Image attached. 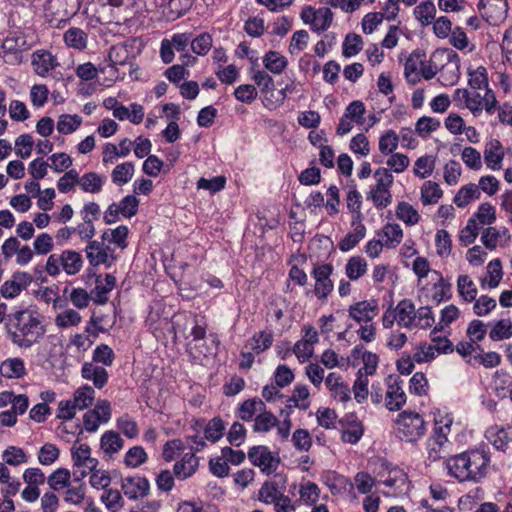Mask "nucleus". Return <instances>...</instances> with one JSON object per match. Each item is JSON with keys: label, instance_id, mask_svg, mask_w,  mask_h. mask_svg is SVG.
<instances>
[{"label": "nucleus", "instance_id": "obj_6", "mask_svg": "<svg viewBox=\"0 0 512 512\" xmlns=\"http://www.w3.org/2000/svg\"><path fill=\"white\" fill-rule=\"evenodd\" d=\"M376 184L371 188L369 197L377 209H384L392 202L390 188L393 184V175L387 168H378L374 174Z\"/></svg>", "mask_w": 512, "mask_h": 512}, {"label": "nucleus", "instance_id": "obj_57", "mask_svg": "<svg viewBox=\"0 0 512 512\" xmlns=\"http://www.w3.org/2000/svg\"><path fill=\"white\" fill-rule=\"evenodd\" d=\"M147 458V453L143 447L134 446L126 452L123 462L127 467L136 468L145 463Z\"/></svg>", "mask_w": 512, "mask_h": 512}, {"label": "nucleus", "instance_id": "obj_54", "mask_svg": "<svg viewBox=\"0 0 512 512\" xmlns=\"http://www.w3.org/2000/svg\"><path fill=\"white\" fill-rule=\"evenodd\" d=\"M396 216L407 225H415L420 220L418 211L407 202H400L398 204Z\"/></svg>", "mask_w": 512, "mask_h": 512}, {"label": "nucleus", "instance_id": "obj_12", "mask_svg": "<svg viewBox=\"0 0 512 512\" xmlns=\"http://www.w3.org/2000/svg\"><path fill=\"white\" fill-rule=\"evenodd\" d=\"M247 455L253 465L267 474L274 472L280 462L278 455L272 453L266 446H254Z\"/></svg>", "mask_w": 512, "mask_h": 512}, {"label": "nucleus", "instance_id": "obj_58", "mask_svg": "<svg viewBox=\"0 0 512 512\" xmlns=\"http://www.w3.org/2000/svg\"><path fill=\"white\" fill-rule=\"evenodd\" d=\"M70 478L71 474L68 469L58 468L51 475H49L47 481L53 490H59L69 486Z\"/></svg>", "mask_w": 512, "mask_h": 512}, {"label": "nucleus", "instance_id": "obj_53", "mask_svg": "<svg viewBox=\"0 0 512 512\" xmlns=\"http://www.w3.org/2000/svg\"><path fill=\"white\" fill-rule=\"evenodd\" d=\"M457 289L463 300L471 302L476 299L477 288L467 275H460L457 279Z\"/></svg>", "mask_w": 512, "mask_h": 512}, {"label": "nucleus", "instance_id": "obj_19", "mask_svg": "<svg viewBox=\"0 0 512 512\" xmlns=\"http://www.w3.org/2000/svg\"><path fill=\"white\" fill-rule=\"evenodd\" d=\"M121 489L127 498L136 500L148 495L150 484L145 477L128 476L122 478Z\"/></svg>", "mask_w": 512, "mask_h": 512}, {"label": "nucleus", "instance_id": "obj_64", "mask_svg": "<svg viewBox=\"0 0 512 512\" xmlns=\"http://www.w3.org/2000/svg\"><path fill=\"white\" fill-rule=\"evenodd\" d=\"M461 159L464 162V164L475 171H478L482 168V157L480 152L471 147H465L461 152Z\"/></svg>", "mask_w": 512, "mask_h": 512}, {"label": "nucleus", "instance_id": "obj_38", "mask_svg": "<svg viewBox=\"0 0 512 512\" xmlns=\"http://www.w3.org/2000/svg\"><path fill=\"white\" fill-rule=\"evenodd\" d=\"M367 261L361 256L351 257L345 265V274L351 281H356L367 272Z\"/></svg>", "mask_w": 512, "mask_h": 512}, {"label": "nucleus", "instance_id": "obj_3", "mask_svg": "<svg viewBox=\"0 0 512 512\" xmlns=\"http://www.w3.org/2000/svg\"><path fill=\"white\" fill-rule=\"evenodd\" d=\"M83 267L82 255L74 250H64L60 254H51L47 258L45 270L50 276H57L61 271L67 275L78 274Z\"/></svg>", "mask_w": 512, "mask_h": 512}, {"label": "nucleus", "instance_id": "obj_41", "mask_svg": "<svg viewBox=\"0 0 512 512\" xmlns=\"http://www.w3.org/2000/svg\"><path fill=\"white\" fill-rule=\"evenodd\" d=\"M443 191L439 184L428 180L425 181L421 186V201L423 205H433L438 203L442 198Z\"/></svg>", "mask_w": 512, "mask_h": 512}, {"label": "nucleus", "instance_id": "obj_60", "mask_svg": "<svg viewBox=\"0 0 512 512\" xmlns=\"http://www.w3.org/2000/svg\"><path fill=\"white\" fill-rule=\"evenodd\" d=\"M435 245L438 256L446 258L452 251V240L446 230H438L435 236Z\"/></svg>", "mask_w": 512, "mask_h": 512}, {"label": "nucleus", "instance_id": "obj_7", "mask_svg": "<svg viewBox=\"0 0 512 512\" xmlns=\"http://www.w3.org/2000/svg\"><path fill=\"white\" fill-rule=\"evenodd\" d=\"M291 419L289 415L281 422L271 411L266 409L261 412L253 421V432L255 433H268L273 428H277V434L281 439L286 440L290 435Z\"/></svg>", "mask_w": 512, "mask_h": 512}, {"label": "nucleus", "instance_id": "obj_35", "mask_svg": "<svg viewBox=\"0 0 512 512\" xmlns=\"http://www.w3.org/2000/svg\"><path fill=\"white\" fill-rule=\"evenodd\" d=\"M379 236L383 237V242L387 248H395L398 246L403 239V230L399 224L387 223L382 228Z\"/></svg>", "mask_w": 512, "mask_h": 512}, {"label": "nucleus", "instance_id": "obj_62", "mask_svg": "<svg viewBox=\"0 0 512 512\" xmlns=\"http://www.w3.org/2000/svg\"><path fill=\"white\" fill-rule=\"evenodd\" d=\"M363 48L362 37L355 33L348 34L343 42V55L345 57H352L358 54Z\"/></svg>", "mask_w": 512, "mask_h": 512}, {"label": "nucleus", "instance_id": "obj_37", "mask_svg": "<svg viewBox=\"0 0 512 512\" xmlns=\"http://www.w3.org/2000/svg\"><path fill=\"white\" fill-rule=\"evenodd\" d=\"M424 54L413 52L405 62L404 73L409 82L416 83L419 80Z\"/></svg>", "mask_w": 512, "mask_h": 512}, {"label": "nucleus", "instance_id": "obj_61", "mask_svg": "<svg viewBox=\"0 0 512 512\" xmlns=\"http://www.w3.org/2000/svg\"><path fill=\"white\" fill-rule=\"evenodd\" d=\"M399 136L394 130H387L381 137L379 138V150L382 154L388 155L391 154L394 150L397 149L399 143Z\"/></svg>", "mask_w": 512, "mask_h": 512}, {"label": "nucleus", "instance_id": "obj_1", "mask_svg": "<svg viewBox=\"0 0 512 512\" xmlns=\"http://www.w3.org/2000/svg\"><path fill=\"white\" fill-rule=\"evenodd\" d=\"M491 457L483 448L469 449L446 459L449 476L459 482L480 483L490 470Z\"/></svg>", "mask_w": 512, "mask_h": 512}, {"label": "nucleus", "instance_id": "obj_50", "mask_svg": "<svg viewBox=\"0 0 512 512\" xmlns=\"http://www.w3.org/2000/svg\"><path fill=\"white\" fill-rule=\"evenodd\" d=\"M101 501L111 512H117L124 506L122 495L117 489H105L101 495Z\"/></svg>", "mask_w": 512, "mask_h": 512}, {"label": "nucleus", "instance_id": "obj_14", "mask_svg": "<svg viewBox=\"0 0 512 512\" xmlns=\"http://www.w3.org/2000/svg\"><path fill=\"white\" fill-rule=\"evenodd\" d=\"M71 457L75 467L83 468L81 477L87 475V470H92L97 467L98 460L91 457V448L86 443H79L76 441L71 447Z\"/></svg>", "mask_w": 512, "mask_h": 512}, {"label": "nucleus", "instance_id": "obj_2", "mask_svg": "<svg viewBox=\"0 0 512 512\" xmlns=\"http://www.w3.org/2000/svg\"><path fill=\"white\" fill-rule=\"evenodd\" d=\"M6 328L10 341L20 349H29L38 344L46 333L43 317L30 309L11 314Z\"/></svg>", "mask_w": 512, "mask_h": 512}, {"label": "nucleus", "instance_id": "obj_56", "mask_svg": "<svg viewBox=\"0 0 512 512\" xmlns=\"http://www.w3.org/2000/svg\"><path fill=\"white\" fill-rule=\"evenodd\" d=\"M81 320V315L77 311L73 309H66L56 315L55 325L58 328L65 329L68 327L77 326Z\"/></svg>", "mask_w": 512, "mask_h": 512}, {"label": "nucleus", "instance_id": "obj_13", "mask_svg": "<svg viewBox=\"0 0 512 512\" xmlns=\"http://www.w3.org/2000/svg\"><path fill=\"white\" fill-rule=\"evenodd\" d=\"M478 10L482 17L491 25H498L506 18V0H480Z\"/></svg>", "mask_w": 512, "mask_h": 512}, {"label": "nucleus", "instance_id": "obj_30", "mask_svg": "<svg viewBox=\"0 0 512 512\" xmlns=\"http://www.w3.org/2000/svg\"><path fill=\"white\" fill-rule=\"evenodd\" d=\"M81 7V0H49L48 9L65 18L75 16Z\"/></svg>", "mask_w": 512, "mask_h": 512}, {"label": "nucleus", "instance_id": "obj_20", "mask_svg": "<svg viewBox=\"0 0 512 512\" xmlns=\"http://www.w3.org/2000/svg\"><path fill=\"white\" fill-rule=\"evenodd\" d=\"M26 41L22 37L8 36L4 39L1 49L2 57L8 64H20L22 61V51Z\"/></svg>", "mask_w": 512, "mask_h": 512}, {"label": "nucleus", "instance_id": "obj_51", "mask_svg": "<svg viewBox=\"0 0 512 512\" xmlns=\"http://www.w3.org/2000/svg\"><path fill=\"white\" fill-rule=\"evenodd\" d=\"M2 458L6 465L19 466L27 463L29 457L22 448L8 446L2 454Z\"/></svg>", "mask_w": 512, "mask_h": 512}, {"label": "nucleus", "instance_id": "obj_15", "mask_svg": "<svg viewBox=\"0 0 512 512\" xmlns=\"http://www.w3.org/2000/svg\"><path fill=\"white\" fill-rule=\"evenodd\" d=\"M347 312L350 319L362 324L373 321L379 308L375 300H362L350 305Z\"/></svg>", "mask_w": 512, "mask_h": 512}, {"label": "nucleus", "instance_id": "obj_21", "mask_svg": "<svg viewBox=\"0 0 512 512\" xmlns=\"http://www.w3.org/2000/svg\"><path fill=\"white\" fill-rule=\"evenodd\" d=\"M286 480L277 475L274 480L265 482L259 490V500L265 504H273L285 492Z\"/></svg>", "mask_w": 512, "mask_h": 512}, {"label": "nucleus", "instance_id": "obj_63", "mask_svg": "<svg viewBox=\"0 0 512 512\" xmlns=\"http://www.w3.org/2000/svg\"><path fill=\"white\" fill-rule=\"evenodd\" d=\"M440 127V121L433 117L423 116L418 119L415 130L422 138L428 137L432 132Z\"/></svg>", "mask_w": 512, "mask_h": 512}, {"label": "nucleus", "instance_id": "obj_36", "mask_svg": "<svg viewBox=\"0 0 512 512\" xmlns=\"http://www.w3.org/2000/svg\"><path fill=\"white\" fill-rule=\"evenodd\" d=\"M273 343V334L266 331L255 333L246 344V347L256 354L268 350Z\"/></svg>", "mask_w": 512, "mask_h": 512}, {"label": "nucleus", "instance_id": "obj_23", "mask_svg": "<svg viewBox=\"0 0 512 512\" xmlns=\"http://www.w3.org/2000/svg\"><path fill=\"white\" fill-rule=\"evenodd\" d=\"M31 64L34 72L41 77H46L50 71L58 66L55 57L46 50L35 51L32 54Z\"/></svg>", "mask_w": 512, "mask_h": 512}, {"label": "nucleus", "instance_id": "obj_24", "mask_svg": "<svg viewBox=\"0 0 512 512\" xmlns=\"http://www.w3.org/2000/svg\"><path fill=\"white\" fill-rule=\"evenodd\" d=\"M325 385L335 400L345 403L351 399L350 388L339 374L329 373L325 378Z\"/></svg>", "mask_w": 512, "mask_h": 512}, {"label": "nucleus", "instance_id": "obj_34", "mask_svg": "<svg viewBox=\"0 0 512 512\" xmlns=\"http://www.w3.org/2000/svg\"><path fill=\"white\" fill-rule=\"evenodd\" d=\"M106 181L104 175H99L96 172H88L79 176V186L82 191L86 193L96 194L102 190V187Z\"/></svg>", "mask_w": 512, "mask_h": 512}, {"label": "nucleus", "instance_id": "obj_43", "mask_svg": "<svg viewBox=\"0 0 512 512\" xmlns=\"http://www.w3.org/2000/svg\"><path fill=\"white\" fill-rule=\"evenodd\" d=\"M129 233V229L125 225L118 226L115 229L105 230L102 234L101 239L107 240L109 244L113 243L121 249H125L127 247V236Z\"/></svg>", "mask_w": 512, "mask_h": 512}, {"label": "nucleus", "instance_id": "obj_11", "mask_svg": "<svg viewBox=\"0 0 512 512\" xmlns=\"http://www.w3.org/2000/svg\"><path fill=\"white\" fill-rule=\"evenodd\" d=\"M333 272L331 264L315 265L311 274L315 279L314 294L322 301H325L334 289L330 276Z\"/></svg>", "mask_w": 512, "mask_h": 512}, {"label": "nucleus", "instance_id": "obj_26", "mask_svg": "<svg viewBox=\"0 0 512 512\" xmlns=\"http://www.w3.org/2000/svg\"><path fill=\"white\" fill-rule=\"evenodd\" d=\"M266 409V404L259 398H251L243 401L237 408L236 415L244 422H251Z\"/></svg>", "mask_w": 512, "mask_h": 512}, {"label": "nucleus", "instance_id": "obj_33", "mask_svg": "<svg viewBox=\"0 0 512 512\" xmlns=\"http://www.w3.org/2000/svg\"><path fill=\"white\" fill-rule=\"evenodd\" d=\"M264 67L273 74L280 75L288 66L287 58L277 51H268L262 59Z\"/></svg>", "mask_w": 512, "mask_h": 512}, {"label": "nucleus", "instance_id": "obj_9", "mask_svg": "<svg viewBox=\"0 0 512 512\" xmlns=\"http://www.w3.org/2000/svg\"><path fill=\"white\" fill-rule=\"evenodd\" d=\"M86 257L92 266L104 265L107 268L111 267L117 260L114 250L105 240L101 239L89 241L85 248Z\"/></svg>", "mask_w": 512, "mask_h": 512}, {"label": "nucleus", "instance_id": "obj_4", "mask_svg": "<svg viewBox=\"0 0 512 512\" xmlns=\"http://www.w3.org/2000/svg\"><path fill=\"white\" fill-rule=\"evenodd\" d=\"M444 54L447 55L449 63L443 65L442 70L447 71L449 73V76L445 77V73L442 72L441 78H443V83L445 85H453L454 83L457 82L459 78V57L458 54L452 50L433 53L428 64H425V61L423 60L420 73L424 79H432L438 72V66L435 64V60L438 59L439 57H442Z\"/></svg>", "mask_w": 512, "mask_h": 512}, {"label": "nucleus", "instance_id": "obj_40", "mask_svg": "<svg viewBox=\"0 0 512 512\" xmlns=\"http://www.w3.org/2000/svg\"><path fill=\"white\" fill-rule=\"evenodd\" d=\"M64 41L70 48L84 50L87 47L88 35L82 29L72 27L64 33Z\"/></svg>", "mask_w": 512, "mask_h": 512}, {"label": "nucleus", "instance_id": "obj_44", "mask_svg": "<svg viewBox=\"0 0 512 512\" xmlns=\"http://www.w3.org/2000/svg\"><path fill=\"white\" fill-rule=\"evenodd\" d=\"M95 399V390L89 386L84 385L78 388L73 395V404L77 407V409L84 410L92 405Z\"/></svg>", "mask_w": 512, "mask_h": 512}, {"label": "nucleus", "instance_id": "obj_47", "mask_svg": "<svg viewBox=\"0 0 512 512\" xmlns=\"http://www.w3.org/2000/svg\"><path fill=\"white\" fill-rule=\"evenodd\" d=\"M443 439V437H440V440H438L432 436L428 439L427 452L429 460L437 461L446 457L448 454V442H444Z\"/></svg>", "mask_w": 512, "mask_h": 512}, {"label": "nucleus", "instance_id": "obj_48", "mask_svg": "<svg viewBox=\"0 0 512 512\" xmlns=\"http://www.w3.org/2000/svg\"><path fill=\"white\" fill-rule=\"evenodd\" d=\"M134 175V165L132 162H124L117 165L112 173V182L116 185H123L128 183Z\"/></svg>", "mask_w": 512, "mask_h": 512}, {"label": "nucleus", "instance_id": "obj_25", "mask_svg": "<svg viewBox=\"0 0 512 512\" xmlns=\"http://www.w3.org/2000/svg\"><path fill=\"white\" fill-rule=\"evenodd\" d=\"M124 447V440L114 430L105 431L100 439V450L104 457L112 459Z\"/></svg>", "mask_w": 512, "mask_h": 512}, {"label": "nucleus", "instance_id": "obj_10", "mask_svg": "<svg viewBox=\"0 0 512 512\" xmlns=\"http://www.w3.org/2000/svg\"><path fill=\"white\" fill-rule=\"evenodd\" d=\"M111 419V405L107 400H99L95 407L83 415V427L89 433L98 430L100 424Z\"/></svg>", "mask_w": 512, "mask_h": 512}, {"label": "nucleus", "instance_id": "obj_45", "mask_svg": "<svg viewBox=\"0 0 512 512\" xmlns=\"http://www.w3.org/2000/svg\"><path fill=\"white\" fill-rule=\"evenodd\" d=\"M413 13L422 26H428L435 18L436 7L431 1L422 2L414 8Z\"/></svg>", "mask_w": 512, "mask_h": 512}, {"label": "nucleus", "instance_id": "obj_16", "mask_svg": "<svg viewBox=\"0 0 512 512\" xmlns=\"http://www.w3.org/2000/svg\"><path fill=\"white\" fill-rule=\"evenodd\" d=\"M379 483L388 488V490L383 491L387 496H398L405 493L409 487L406 473L399 468L388 470L387 476L380 480Z\"/></svg>", "mask_w": 512, "mask_h": 512}, {"label": "nucleus", "instance_id": "obj_39", "mask_svg": "<svg viewBox=\"0 0 512 512\" xmlns=\"http://www.w3.org/2000/svg\"><path fill=\"white\" fill-rule=\"evenodd\" d=\"M512 337V320L503 318L492 323L489 338L492 341H502Z\"/></svg>", "mask_w": 512, "mask_h": 512}, {"label": "nucleus", "instance_id": "obj_8", "mask_svg": "<svg viewBox=\"0 0 512 512\" xmlns=\"http://www.w3.org/2000/svg\"><path fill=\"white\" fill-rule=\"evenodd\" d=\"M300 16L302 21L310 25L311 30L316 33L326 31L333 21V12L328 7L314 8L306 6L303 8Z\"/></svg>", "mask_w": 512, "mask_h": 512}, {"label": "nucleus", "instance_id": "obj_29", "mask_svg": "<svg viewBox=\"0 0 512 512\" xmlns=\"http://www.w3.org/2000/svg\"><path fill=\"white\" fill-rule=\"evenodd\" d=\"M397 324L401 327L412 329L415 326V305L408 299L401 300L396 308Z\"/></svg>", "mask_w": 512, "mask_h": 512}, {"label": "nucleus", "instance_id": "obj_5", "mask_svg": "<svg viewBox=\"0 0 512 512\" xmlns=\"http://www.w3.org/2000/svg\"><path fill=\"white\" fill-rule=\"evenodd\" d=\"M398 437L407 442H415L422 438L426 432L423 417L412 411H403L396 421Z\"/></svg>", "mask_w": 512, "mask_h": 512}, {"label": "nucleus", "instance_id": "obj_59", "mask_svg": "<svg viewBox=\"0 0 512 512\" xmlns=\"http://www.w3.org/2000/svg\"><path fill=\"white\" fill-rule=\"evenodd\" d=\"M191 6V0H170L166 7V16L169 20H176L183 16Z\"/></svg>", "mask_w": 512, "mask_h": 512}, {"label": "nucleus", "instance_id": "obj_55", "mask_svg": "<svg viewBox=\"0 0 512 512\" xmlns=\"http://www.w3.org/2000/svg\"><path fill=\"white\" fill-rule=\"evenodd\" d=\"M485 437L497 450L505 451L508 444V433L505 429L491 427L486 431Z\"/></svg>", "mask_w": 512, "mask_h": 512}, {"label": "nucleus", "instance_id": "obj_28", "mask_svg": "<svg viewBox=\"0 0 512 512\" xmlns=\"http://www.w3.org/2000/svg\"><path fill=\"white\" fill-rule=\"evenodd\" d=\"M27 374L24 360L20 357H10L0 364V375L7 379H21Z\"/></svg>", "mask_w": 512, "mask_h": 512}, {"label": "nucleus", "instance_id": "obj_42", "mask_svg": "<svg viewBox=\"0 0 512 512\" xmlns=\"http://www.w3.org/2000/svg\"><path fill=\"white\" fill-rule=\"evenodd\" d=\"M480 198V191L476 184L470 183L459 189L454 196V203L463 208L467 206L471 201Z\"/></svg>", "mask_w": 512, "mask_h": 512}, {"label": "nucleus", "instance_id": "obj_27", "mask_svg": "<svg viewBox=\"0 0 512 512\" xmlns=\"http://www.w3.org/2000/svg\"><path fill=\"white\" fill-rule=\"evenodd\" d=\"M81 376L88 381H92L98 389H102L108 382L107 370L93 362H85L82 365Z\"/></svg>", "mask_w": 512, "mask_h": 512}, {"label": "nucleus", "instance_id": "obj_49", "mask_svg": "<svg viewBox=\"0 0 512 512\" xmlns=\"http://www.w3.org/2000/svg\"><path fill=\"white\" fill-rule=\"evenodd\" d=\"M366 228L363 224L359 223L354 231L348 233L340 242L339 249L343 252H347L354 248L364 237Z\"/></svg>", "mask_w": 512, "mask_h": 512}, {"label": "nucleus", "instance_id": "obj_32", "mask_svg": "<svg viewBox=\"0 0 512 512\" xmlns=\"http://www.w3.org/2000/svg\"><path fill=\"white\" fill-rule=\"evenodd\" d=\"M116 285V278L112 274H106L105 278L97 277L94 289V302L104 304L107 302V294L111 292Z\"/></svg>", "mask_w": 512, "mask_h": 512}, {"label": "nucleus", "instance_id": "obj_46", "mask_svg": "<svg viewBox=\"0 0 512 512\" xmlns=\"http://www.w3.org/2000/svg\"><path fill=\"white\" fill-rule=\"evenodd\" d=\"M224 431V421L220 417H214L204 427V436L207 441L216 443L223 437Z\"/></svg>", "mask_w": 512, "mask_h": 512}, {"label": "nucleus", "instance_id": "obj_18", "mask_svg": "<svg viewBox=\"0 0 512 512\" xmlns=\"http://www.w3.org/2000/svg\"><path fill=\"white\" fill-rule=\"evenodd\" d=\"M406 403V394L402 387V381L389 376L387 378V391L385 406L390 411H398Z\"/></svg>", "mask_w": 512, "mask_h": 512}, {"label": "nucleus", "instance_id": "obj_22", "mask_svg": "<svg viewBox=\"0 0 512 512\" xmlns=\"http://www.w3.org/2000/svg\"><path fill=\"white\" fill-rule=\"evenodd\" d=\"M484 161L491 170H500L504 159V147L497 139H491L484 147Z\"/></svg>", "mask_w": 512, "mask_h": 512}, {"label": "nucleus", "instance_id": "obj_31", "mask_svg": "<svg viewBox=\"0 0 512 512\" xmlns=\"http://www.w3.org/2000/svg\"><path fill=\"white\" fill-rule=\"evenodd\" d=\"M198 467V458L194 453H186L182 459L175 463L173 472L178 479L184 480L192 476Z\"/></svg>", "mask_w": 512, "mask_h": 512}, {"label": "nucleus", "instance_id": "obj_17", "mask_svg": "<svg viewBox=\"0 0 512 512\" xmlns=\"http://www.w3.org/2000/svg\"><path fill=\"white\" fill-rule=\"evenodd\" d=\"M33 278L28 272H15L12 278L5 281L1 286L0 293L3 298L12 299L18 296L22 290L26 289Z\"/></svg>", "mask_w": 512, "mask_h": 512}, {"label": "nucleus", "instance_id": "obj_52", "mask_svg": "<svg viewBox=\"0 0 512 512\" xmlns=\"http://www.w3.org/2000/svg\"><path fill=\"white\" fill-rule=\"evenodd\" d=\"M82 123V118L79 115L62 114L57 121V131L61 134H71Z\"/></svg>", "mask_w": 512, "mask_h": 512}]
</instances>
